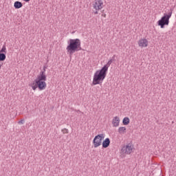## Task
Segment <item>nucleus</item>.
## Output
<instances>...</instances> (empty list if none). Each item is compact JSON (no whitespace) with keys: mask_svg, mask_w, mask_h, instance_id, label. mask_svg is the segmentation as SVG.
<instances>
[{"mask_svg":"<svg viewBox=\"0 0 176 176\" xmlns=\"http://www.w3.org/2000/svg\"><path fill=\"white\" fill-rule=\"evenodd\" d=\"M104 138H105V134L104 133L96 135L93 140L94 148H98V146H101V144H102Z\"/></svg>","mask_w":176,"mask_h":176,"instance_id":"nucleus-6","label":"nucleus"},{"mask_svg":"<svg viewBox=\"0 0 176 176\" xmlns=\"http://www.w3.org/2000/svg\"><path fill=\"white\" fill-rule=\"evenodd\" d=\"M118 134H126V133H127V129L126 128V126H120L118 129Z\"/></svg>","mask_w":176,"mask_h":176,"instance_id":"nucleus-11","label":"nucleus"},{"mask_svg":"<svg viewBox=\"0 0 176 176\" xmlns=\"http://www.w3.org/2000/svg\"><path fill=\"white\" fill-rule=\"evenodd\" d=\"M171 16H173V12H170L168 14H164V16L157 22V25H159L160 28H164L165 25H168Z\"/></svg>","mask_w":176,"mask_h":176,"instance_id":"nucleus-4","label":"nucleus"},{"mask_svg":"<svg viewBox=\"0 0 176 176\" xmlns=\"http://www.w3.org/2000/svg\"><path fill=\"white\" fill-rule=\"evenodd\" d=\"M138 45L140 49H144L149 46V41L146 38H142L138 41Z\"/></svg>","mask_w":176,"mask_h":176,"instance_id":"nucleus-8","label":"nucleus"},{"mask_svg":"<svg viewBox=\"0 0 176 176\" xmlns=\"http://www.w3.org/2000/svg\"><path fill=\"white\" fill-rule=\"evenodd\" d=\"M122 124L124 126H129L130 124V118L129 117H125L122 119Z\"/></svg>","mask_w":176,"mask_h":176,"instance_id":"nucleus-13","label":"nucleus"},{"mask_svg":"<svg viewBox=\"0 0 176 176\" xmlns=\"http://www.w3.org/2000/svg\"><path fill=\"white\" fill-rule=\"evenodd\" d=\"M0 53H2V54L5 53V54H6V46L3 45L2 47L1 50H0Z\"/></svg>","mask_w":176,"mask_h":176,"instance_id":"nucleus-16","label":"nucleus"},{"mask_svg":"<svg viewBox=\"0 0 176 176\" xmlns=\"http://www.w3.org/2000/svg\"><path fill=\"white\" fill-rule=\"evenodd\" d=\"M6 60V55L5 54L0 53V61H5Z\"/></svg>","mask_w":176,"mask_h":176,"instance_id":"nucleus-15","label":"nucleus"},{"mask_svg":"<svg viewBox=\"0 0 176 176\" xmlns=\"http://www.w3.org/2000/svg\"><path fill=\"white\" fill-rule=\"evenodd\" d=\"M81 42L79 38H70L67 41V46L66 47L67 53L68 54H74L76 52H79L81 47Z\"/></svg>","mask_w":176,"mask_h":176,"instance_id":"nucleus-2","label":"nucleus"},{"mask_svg":"<svg viewBox=\"0 0 176 176\" xmlns=\"http://www.w3.org/2000/svg\"><path fill=\"white\" fill-rule=\"evenodd\" d=\"M92 8L95 10L94 14H98V12L104 8V1L102 0L94 1Z\"/></svg>","mask_w":176,"mask_h":176,"instance_id":"nucleus-7","label":"nucleus"},{"mask_svg":"<svg viewBox=\"0 0 176 176\" xmlns=\"http://www.w3.org/2000/svg\"><path fill=\"white\" fill-rule=\"evenodd\" d=\"M1 68H2V65L0 64V69H1Z\"/></svg>","mask_w":176,"mask_h":176,"instance_id":"nucleus-20","label":"nucleus"},{"mask_svg":"<svg viewBox=\"0 0 176 176\" xmlns=\"http://www.w3.org/2000/svg\"><path fill=\"white\" fill-rule=\"evenodd\" d=\"M107 74H108V72H106L102 68L95 72L93 76L92 85L96 86L102 84L104 80L107 78Z\"/></svg>","mask_w":176,"mask_h":176,"instance_id":"nucleus-3","label":"nucleus"},{"mask_svg":"<svg viewBox=\"0 0 176 176\" xmlns=\"http://www.w3.org/2000/svg\"><path fill=\"white\" fill-rule=\"evenodd\" d=\"M24 120H21L20 121L18 122V124H24Z\"/></svg>","mask_w":176,"mask_h":176,"instance_id":"nucleus-18","label":"nucleus"},{"mask_svg":"<svg viewBox=\"0 0 176 176\" xmlns=\"http://www.w3.org/2000/svg\"><path fill=\"white\" fill-rule=\"evenodd\" d=\"M111 124L113 127H119L120 125V118L118 116H114L111 120Z\"/></svg>","mask_w":176,"mask_h":176,"instance_id":"nucleus-9","label":"nucleus"},{"mask_svg":"<svg viewBox=\"0 0 176 176\" xmlns=\"http://www.w3.org/2000/svg\"><path fill=\"white\" fill-rule=\"evenodd\" d=\"M62 133H63V134H68V129H62Z\"/></svg>","mask_w":176,"mask_h":176,"instance_id":"nucleus-17","label":"nucleus"},{"mask_svg":"<svg viewBox=\"0 0 176 176\" xmlns=\"http://www.w3.org/2000/svg\"><path fill=\"white\" fill-rule=\"evenodd\" d=\"M133 146L131 144H128L122 146L120 151V156L122 157H126L127 155H131V153L133 152Z\"/></svg>","mask_w":176,"mask_h":176,"instance_id":"nucleus-5","label":"nucleus"},{"mask_svg":"<svg viewBox=\"0 0 176 176\" xmlns=\"http://www.w3.org/2000/svg\"><path fill=\"white\" fill-rule=\"evenodd\" d=\"M111 64H112L111 60H109L108 63L102 67V69H104L106 72H108V69L111 66Z\"/></svg>","mask_w":176,"mask_h":176,"instance_id":"nucleus-12","label":"nucleus"},{"mask_svg":"<svg viewBox=\"0 0 176 176\" xmlns=\"http://www.w3.org/2000/svg\"><path fill=\"white\" fill-rule=\"evenodd\" d=\"M25 2H30V0H23Z\"/></svg>","mask_w":176,"mask_h":176,"instance_id":"nucleus-19","label":"nucleus"},{"mask_svg":"<svg viewBox=\"0 0 176 176\" xmlns=\"http://www.w3.org/2000/svg\"><path fill=\"white\" fill-rule=\"evenodd\" d=\"M109 145H111V140L109 138H107L102 143V148H108Z\"/></svg>","mask_w":176,"mask_h":176,"instance_id":"nucleus-10","label":"nucleus"},{"mask_svg":"<svg viewBox=\"0 0 176 176\" xmlns=\"http://www.w3.org/2000/svg\"><path fill=\"white\" fill-rule=\"evenodd\" d=\"M47 86L46 84V74L45 72H41L33 82L30 84V87H32V90L35 91L36 89L39 90H45Z\"/></svg>","mask_w":176,"mask_h":176,"instance_id":"nucleus-1","label":"nucleus"},{"mask_svg":"<svg viewBox=\"0 0 176 176\" xmlns=\"http://www.w3.org/2000/svg\"><path fill=\"white\" fill-rule=\"evenodd\" d=\"M14 8H15V9H20L21 8H23V3L20 1H15Z\"/></svg>","mask_w":176,"mask_h":176,"instance_id":"nucleus-14","label":"nucleus"}]
</instances>
